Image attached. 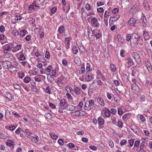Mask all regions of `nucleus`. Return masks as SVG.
Returning <instances> with one entry per match:
<instances>
[{"instance_id":"f257e3e1","label":"nucleus","mask_w":152,"mask_h":152,"mask_svg":"<svg viewBox=\"0 0 152 152\" xmlns=\"http://www.w3.org/2000/svg\"><path fill=\"white\" fill-rule=\"evenodd\" d=\"M2 66L4 68L7 69L9 70H10L11 72L12 71H11L12 69H15V72H17L16 70V67L12 65L11 62L9 61H5L2 62Z\"/></svg>"},{"instance_id":"f03ea898","label":"nucleus","mask_w":152,"mask_h":152,"mask_svg":"<svg viewBox=\"0 0 152 152\" xmlns=\"http://www.w3.org/2000/svg\"><path fill=\"white\" fill-rule=\"evenodd\" d=\"M91 25L92 26L95 27L97 28H98L100 26V24L98 23L97 19L95 17H94L91 21Z\"/></svg>"},{"instance_id":"7ed1b4c3","label":"nucleus","mask_w":152,"mask_h":152,"mask_svg":"<svg viewBox=\"0 0 152 152\" xmlns=\"http://www.w3.org/2000/svg\"><path fill=\"white\" fill-rule=\"evenodd\" d=\"M120 18V16L118 15H115L113 17H111L110 19V23L111 22V24L113 23L117 20Z\"/></svg>"},{"instance_id":"20e7f679","label":"nucleus","mask_w":152,"mask_h":152,"mask_svg":"<svg viewBox=\"0 0 152 152\" xmlns=\"http://www.w3.org/2000/svg\"><path fill=\"white\" fill-rule=\"evenodd\" d=\"M143 5L145 9L147 10H149L150 7L148 2L147 0H144L143 1Z\"/></svg>"},{"instance_id":"39448f33","label":"nucleus","mask_w":152,"mask_h":152,"mask_svg":"<svg viewBox=\"0 0 152 152\" xmlns=\"http://www.w3.org/2000/svg\"><path fill=\"white\" fill-rule=\"evenodd\" d=\"M11 49V48L9 44H6L3 47V50L4 52L10 51Z\"/></svg>"},{"instance_id":"423d86ee","label":"nucleus","mask_w":152,"mask_h":152,"mask_svg":"<svg viewBox=\"0 0 152 152\" xmlns=\"http://www.w3.org/2000/svg\"><path fill=\"white\" fill-rule=\"evenodd\" d=\"M131 37L132 39H135L137 41V42L138 43V41L140 40V37L137 33H134L132 34V35Z\"/></svg>"},{"instance_id":"0eeeda50","label":"nucleus","mask_w":152,"mask_h":152,"mask_svg":"<svg viewBox=\"0 0 152 152\" xmlns=\"http://www.w3.org/2000/svg\"><path fill=\"white\" fill-rule=\"evenodd\" d=\"M132 56L136 62L139 61L140 59L139 54L137 52L133 53L132 54Z\"/></svg>"},{"instance_id":"6e6552de","label":"nucleus","mask_w":152,"mask_h":152,"mask_svg":"<svg viewBox=\"0 0 152 152\" xmlns=\"http://www.w3.org/2000/svg\"><path fill=\"white\" fill-rule=\"evenodd\" d=\"M136 20L134 18H130L128 22V24L130 26H134Z\"/></svg>"},{"instance_id":"1a4fd4ad","label":"nucleus","mask_w":152,"mask_h":152,"mask_svg":"<svg viewBox=\"0 0 152 152\" xmlns=\"http://www.w3.org/2000/svg\"><path fill=\"white\" fill-rule=\"evenodd\" d=\"M131 129L136 134L138 135L140 134V132L139 131V129H137V127L136 126H133V128H131Z\"/></svg>"},{"instance_id":"9d476101","label":"nucleus","mask_w":152,"mask_h":152,"mask_svg":"<svg viewBox=\"0 0 152 152\" xmlns=\"http://www.w3.org/2000/svg\"><path fill=\"white\" fill-rule=\"evenodd\" d=\"M37 7H39L37 5L35 2H34L32 4L29 6V9L31 10L30 9H36Z\"/></svg>"},{"instance_id":"9b49d317","label":"nucleus","mask_w":152,"mask_h":152,"mask_svg":"<svg viewBox=\"0 0 152 152\" xmlns=\"http://www.w3.org/2000/svg\"><path fill=\"white\" fill-rule=\"evenodd\" d=\"M98 102L101 106H104V103L103 99L101 97H98L97 99Z\"/></svg>"},{"instance_id":"f8f14e48","label":"nucleus","mask_w":152,"mask_h":152,"mask_svg":"<svg viewBox=\"0 0 152 152\" xmlns=\"http://www.w3.org/2000/svg\"><path fill=\"white\" fill-rule=\"evenodd\" d=\"M143 35L144 39L145 40L148 39L150 37V36L148 32L146 31H143Z\"/></svg>"},{"instance_id":"ddd939ff","label":"nucleus","mask_w":152,"mask_h":152,"mask_svg":"<svg viewBox=\"0 0 152 152\" xmlns=\"http://www.w3.org/2000/svg\"><path fill=\"white\" fill-rule=\"evenodd\" d=\"M104 111V114L105 116L107 117H109L110 115V111L108 109L107 110H103Z\"/></svg>"},{"instance_id":"4468645a","label":"nucleus","mask_w":152,"mask_h":152,"mask_svg":"<svg viewBox=\"0 0 152 152\" xmlns=\"http://www.w3.org/2000/svg\"><path fill=\"white\" fill-rule=\"evenodd\" d=\"M88 36L89 38L93 35V32L90 27H88Z\"/></svg>"},{"instance_id":"2eb2a0df","label":"nucleus","mask_w":152,"mask_h":152,"mask_svg":"<svg viewBox=\"0 0 152 152\" xmlns=\"http://www.w3.org/2000/svg\"><path fill=\"white\" fill-rule=\"evenodd\" d=\"M29 138L35 142H37L39 141V137L38 136L35 137L31 136Z\"/></svg>"},{"instance_id":"dca6fc26","label":"nucleus","mask_w":152,"mask_h":152,"mask_svg":"<svg viewBox=\"0 0 152 152\" xmlns=\"http://www.w3.org/2000/svg\"><path fill=\"white\" fill-rule=\"evenodd\" d=\"M90 106V104H89L88 102V101H86V102L85 105L84 107V109L85 110H89L91 108V107H89Z\"/></svg>"},{"instance_id":"f3484780","label":"nucleus","mask_w":152,"mask_h":152,"mask_svg":"<svg viewBox=\"0 0 152 152\" xmlns=\"http://www.w3.org/2000/svg\"><path fill=\"white\" fill-rule=\"evenodd\" d=\"M66 107L67 109L70 111H72L75 109V106L72 105H68Z\"/></svg>"},{"instance_id":"a211bd4d","label":"nucleus","mask_w":152,"mask_h":152,"mask_svg":"<svg viewBox=\"0 0 152 152\" xmlns=\"http://www.w3.org/2000/svg\"><path fill=\"white\" fill-rule=\"evenodd\" d=\"M98 123L99 125H102L104 123V120L102 118L99 117L98 119Z\"/></svg>"},{"instance_id":"6ab92c4d","label":"nucleus","mask_w":152,"mask_h":152,"mask_svg":"<svg viewBox=\"0 0 152 152\" xmlns=\"http://www.w3.org/2000/svg\"><path fill=\"white\" fill-rule=\"evenodd\" d=\"M117 38L118 39V41L119 42L121 43L124 42V39L120 35H118L117 36Z\"/></svg>"},{"instance_id":"aec40b11","label":"nucleus","mask_w":152,"mask_h":152,"mask_svg":"<svg viewBox=\"0 0 152 152\" xmlns=\"http://www.w3.org/2000/svg\"><path fill=\"white\" fill-rule=\"evenodd\" d=\"M66 103V100L63 99H61L59 103V105L61 106H64Z\"/></svg>"},{"instance_id":"412c9836","label":"nucleus","mask_w":152,"mask_h":152,"mask_svg":"<svg viewBox=\"0 0 152 152\" xmlns=\"http://www.w3.org/2000/svg\"><path fill=\"white\" fill-rule=\"evenodd\" d=\"M138 87V86L135 83H134L132 85V89L133 91H135L137 90V88Z\"/></svg>"},{"instance_id":"4be33fe9","label":"nucleus","mask_w":152,"mask_h":152,"mask_svg":"<svg viewBox=\"0 0 152 152\" xmlns=\"http://www.w3.org/2000/svg\"><path fill=\"white\" fill-rule=\"evenodd\" d=\"M23 80L25 83H28L31 80V79L29 77H25L23 79Z\"/></svg>"},{"instance_id":"5701e85b","label":"nucleus","mask_w":152,"mask_h":152,"mask_svg":"<svg viewBox=\"0 0 152 152\" xmlns=\"http://www.w3.org/2000/svg\"><path fill=\"white\" fill-rule=\"evenodd\" d=\"M96 83L99 85H101L102 82L99 79V78H97L96 79L94 80L93 83Z\"/></svg>"},{"instance_id":"b1692460","label":"nucleus","mask_w":152,"mask_h":152,"mask_svg":"<svg viewBox=\"0 0 152 152\" xmlns=\"http://www.w3.org/2000/svg\"><path fill=\"white\" fill-rule=\"evenodd\" d=\"M26 32H27V31L25 29L21 30L20 34V36L22 37H23L25 35Z\"/></svg>"},{"instance_id":"393cba45","label":"nucleus","mask_w":152,"mask_h":152,"mask_svg":"<svg viewBox=\"0 0 152 152\" xmlns=\"http://www.w3.org/2000/svg\"><path fill=\"white\" fill-rule=\"evenodd\" d=\"M146 65L148 69L149 70V69H151V63L148 61H147L146 63Z\"/></svg>"},{"instance_id":"a878e982","label":"nucleus","mask_w":152,"mask_h":152,"mask_svg":"<svg viewBox=\"0 0 152 152\" xmlns=\"http://www.w3.org/2000/svg\"><path fill=\"white\" fill-rule=\"evenodd\" d=\"M21 63L25 67H27L30 66L29 64L26 61L21 62Z\"/></svg>"},{"instance_id":"bb28decb","label":"nucleus","mask_w":152,"mask_h":152,"mask_svg":"<svg viewBox=\"0 0 152 152\" xmlns=\"http://www.w3.org/2000/svg\"><path fill=\"white\" fill-rule=\"evenodd\" d=\"M64 30V26H61L59 27L58 29V32L60 33H63Z\"/></svg>"},{"instance_id":"cd10ccee","label":"nucleus","mask_w":152,"mask_h":152,"mask_svg":"<svg viewBox=\"0 0 152 152\" xmlns=\"http://www.w3.org/2000/svg\"><path fill=\"white\" fill-rule=\"evenodd\" d=\"M24 132V131L23 129H22L20 128H18L15 131V132L16 134H18L19 133H20V134H21V132Z\"/></svg>"},{"instance_id":"c85d7f7f","label":"nucleus","mask_w":152,"mask_h":152,"mask_svg":"<svg viewBox=\"0 0 152 152\" xmlns=\"http://www.w3.org/2000/svg\"><path fill=\"white\" fill-rule=\"evenodd\" d=\"M6 96L7 99L10 100L12 99V96L9 93H6Z\"/></svg>"},{"instance_id":"c756f323","label":"nucleus","mask_w":152,"mask_h":152,"mask_svg":"<svg viewBox=\"0 0 152 152\" xmlns=\"http://www.w3.org/2000/svg\"><path fill=\"white\" fill-rule=\"evenodd\" d=\"M65 89L67 91H68L70 93H71L72 92V88L68 86H66L65 87Z\"/></svg>"},{"instance_id":"7c9ffc66","label":"nucleus","mask_w":152,"mask_h":152,"mask_svg":"<svg viewBox=\"0 0 152 152\" xmlns=\"http://www.w3.org/2000/svg\"><path fill=\"white\" fill-rule=\"evenodd\" d=\"M72 50L73 53L74 54H76L78 51L77 48L76 47H73L72 49Z\"/></svg>"},{"instance_id":"2f4dec72","label":"nucleus","mask_w":152,"mask_h":152,"mask_svg":"<svg viewBox=\"0 0 152 152\" xmlns=\"http://www.w3.org/2000/svg\"><path fill=\"white\" fill-rule=\"evenodd\" d=\"M75 92L77 95H79L80 93V89L78 88L77 87L75 88Z\"/></svg>"},{"instance_id":"473e14b6","label":"nucleus","mask_w":152,"mask_h":152,"mask_svg":"<svg viewBox=\"0 0 152 152\" xmlns=\"http://www.w3.org/2000/svg\"><path fill=\"white\" fill-rule=\"evenodd\" d=\"M50 135L53 139L55 140H56L58 137V136L56 135L54 133H50Z\"/></svg>"},{"instance_id":"72a5a7b5","label":"nucleus","mask_w":152,"mask_h":152,"mask_svg":"<svg viewBox=\"0 0 152 152\" xmlns=\"http://www.w3.org/2000/svg\"><path fill=\"white\" fill-rule=\"evenodd\" d=\"M142 25L143 26H144L145 25H146V23L147 22L146 19L144 15L142 17Z\"/></svg>"},{"instance_id":"f704fd0d","label":"nucleus","mask_w":152,"mask_h":152,"mask_svg":"<svg viewBox=\"0 0 152 152\" xmlns=\"http://www.w3.org/2000/svg\"><path fill=\"white\" fill-rule=\"evenodd\" d=\"M140 143V140L135 141L134 143V147L137 148L138 147Z\"/></svg>"},{"instance_id":"c9c22d12","label":"nucleus","mask_w":152,"mask_h":152,"mask_svg":"<svg viewBox=\"0 0 152 152\" xmlns=\"http://www.w3.org/2000/svg\"><path fill=\"white\" fill-rule=\"evenodd\" d=\"M64 7H65V8L66 10V12H68L69 11L70 9V5L69 3L66 4L65 6H64Z\"/></svg>"},{"instance_id":"e433bc0d","label":"nucleus","mask_w":152,"mask_h":152,"mask_svg":"<svg viewBox=\"0 0 152 152\" xmlns=\"http://www.w3.org/2000/svg\"><path fill=\"white\" fill-rule=\"evenodd\" d=\"M78 47V48H79L81 52H83V51H84L85 48H84V46L83 45H79V46Z\"/></svg>"},{"instance_id":"4c0bfd02","label":"nucleus","mask_w":152,"mask_h":152,"mask_svg":"<svg viewBox=\"0 0 152 152\" xmlns=\"http://www.w3.org/2000/svg\"><path fill=\"white\" fill-rule=\"evenodd\" d=\"M64 79V77H58V80L57 81V83L59 85V83H61Z\"/></svg>"},{"instance_id":"58836bf2","label":"nucleus","mask_w":152,"mask_h":152,"mask_svg":"<svg viewBox=\"0 0 152 152\" xmlns=\"http://www.w3.org/2000/svg\"><path fill=\"white\" fill-rule=\"evenodd\" d=\"M72 113L73 114V115L76 116H80V111L77 110H76L74 112H73Z\"/></svg>"},{"instance_id":"ea45409f","label":"nucleus","mask_w":152,"mask_h":152,"mask_svg":"<svg viewBox=\"0 0 152 152\" xmlns=\"http://www.w3.org/2000/svg\"><path fill=\"white\" fill-rule=\"evenodd\" d=\"M86 71L87 72H89L91 70V69H90V64L88 63H87L86 64Z\"/></svg>"},{"instance_id":"a19ab883","label":"nucleus","mask_w":152,"mask_h":152,"mask_svg":"<svg viewBox=\"0 0 152 152\" xmlns=\"http://www.w3.org/2000/svg\"><path fill=\"white\" fill-rule=\"evenodd\" d=\"M138 9V6L137 4L134 5L131 8V10H134L135 11L137 10Z\"/></svg>"},{"instance_id":"79ce46f5","label":"nucleus","mask_w":152,"mask_h":152,"mask_svg":"<svg viewBox=\"0 0 152 152\" xmlns=\"http://www.w3.org/2000/svg\"><path fill=\"white\" fill-rule=\"evenodd\" d=\"M92 79V77H86L85 81L87 82L91 81Z\"/></svg>"},{"instance_id":"37998d69","label":"nucleus","mask_w":152,"mask_h":152,"mask_svg":"<svg viewBox=\"0 0 152 152\" xmlns=\"http://www.w3.org/2000/svg\"><path fill=\"white\" fill-rule=\"evenodd\" d=\"M127 143V141L126 140H123L121 141L120 142V144L121 145L123 146L124 145H126Z\"/></svg>"},{"instance_id":"c03bdc74","label":"nucleus","mask_w":152,"mask_h":152,"mask_svg":"<svg viewBox=\"0 0 152 152\" xmlns=\"http://www.w3.org/2000/svg\"><path fill=\"white\" fill-rule=\"evenodd\" d=\"M110 68L111 69L112 72H114L116 69L115 67L113 64H110Z\"/></svg>"},{"instance_id":"a18cd8bd","label":"nucleus","mask_w":152,"mask_h":152,"mask_svg":"<svg viewBox=\"0 0 152 152\" xmlns=\"http://www.w3.org/2000/svg\"><path fill=\"white\" fill-rule=\"evenodd\" d=\"M145 142L143 141L140 144V150L144 149L145 147Z\"/></svg>"},{"instance_id":"49530a36","label":"nucleus","mask_w":152,"mask_h":152,"mask_svg":"<svg viewBox=\"0 0 152 152\" xmlns=\"http://www.w3.org/2000/svg\"><path fill=\"white\" fill-rule=\"evenodd\" d=\"M58 142L60 145H62L64 143L63 140L61 139H59L58 141Z\"/></svg>"},{"instance_id":"de8ad7c7","label":"nucleus","mask_w":152,"mask_h":152,"mask_svg":"<svg viewBox=\"0 0 152 152\" xmlns=\"http://www.w3.org/2000/svg\"><path fill=\"white\" fill-rule=\"evenodd\" d=\"M12 33L15 36H18L19 34L18 31L16 30H13Z\"/></svg>"},{"instance_id":"09e8293b","label":"nucleus","mask_w":152,"mask_h":152,"mask_svg":"<svg viewBox=\"0 0 152 152\" xmlns=\"http://www.w3.org/2000/svg\"><path fill=\"white\" fill-rule=\"evenodd\" d=\"M89 148L93 151H96L97 149L96 147L94 145H90Z\"/></svg>"},{"instance_id":"8fccbe9b","label":"nucleus","mask_w":152,"mask_h":152,"mask_svg":"<svg viewBox=\"0 0 152 152\" xmlns=\"http://www.w3.org/2000/svg\"><path fill=\"white\" fill-rule=\"evenodd\" d=\"M45 92L48 94H51V91L50 90V88L49 86H48L45 89Z\"/></svg>"},{"instance_id":"3c124183","label":"nucleus","mask_w":152,"mask_h":152,"mask_svg":"<svg viewBox=\"0 0 152 152\" xmlns=\"http://www.w3.org/2000/svg\"><path fill=\"white\" fill-rule=\"evenodd\" d=\"M13 142L12 141L10 140L9 141H8V142H7L6 144L7 145L9 146H12L13 145Z\"/></svg>"},{"instance_id":"603ef678","label":"nucleus","mask_w":152,"mask_h":152,"mask_svg":"<svg viewBox=\"0 0 152 152\" xmlns=\"http://www.w3.org/2000/svg\"><path fill=\"white\" fill-rule=\"evenodd\" d=\"M52 69V67L51 65H49L46 68L47 71L48 72H50Z\"/></svg>"},{"instance_id":"864d4df0","label":"nucleus","mask_w":152,"mask_h":152,"mask_svg":"<svg viewBox=\"0 0 152 152\" xmlns=\"http://www.w3.org/2000/svg\"><path fill=\"white\" fill-rule=\"evenodd\" d=\"M131 38V35L129 34H127L126 37V40L127 41H129Z\"/></svg>"},{"instance_id":"5fc2aeb1","label":"nucleus","mask_w":152,"mask_h":152,"mask_svg":"<svg viewBox=\"0 0 152 152\" xmlns=\"http://www.w3.org/2000/svg\"><path fill=\"white\" fill-rule=\"evenodd\" d=\"M109 145L111 148H113L114 147L113 142L112 141H110L109 142Z\"/></svg>"},{"instance_id":"6e6d98bb","label":"nucleus","mask_w":152,"mask_h":152,"mask_svg":"<svg viewBox=\"0 0 152 152\" xmlns=\"http://www.w3.org/2000/svg\"><path fill=\"white\" fill-rule=\"evenodd\" d=\"M109 16V12L107 11H105L104 15V17L105 18H108V17Z\"/></svg>"},{"instance_id":"4d7b16f0","label":"nucleus","mask_w":152,"mask_h":152,"mask_svg":"<svg viewBox=\"0 0 152 152\" xmlns=\"http://www.w3.org/2000/svg\"><path fill=\"white\" fill-rule=\"evenodd\" d=\"M19 59L20 60H24L25 59V57L23 54H21L20 56Z\"/></svg>"},{"instance_id":"13d9d810","label":"nucleus","mask_w":152,"mask_h":152,"mask_svg":"<svg viewBox=\"0 0 152 152\" xmlns=\"http://www.w3.org/2000/svg\"><path fill=\"white\" fill-rule=\"evenodd\" d=\"M123 123L122 122L120 121H118V127L120 128H122V127Z\"/></svg>"},{"instance_id":"bf43d9fd","label":"nucleus","mask_w":152,"mask_h":152,"mask_svg":"<svg viewBox=\"0 0 152 152\" xmlns=\"http://www.w3.org/2000/svg\"><path fill=\"white\" fill-rule=\"evenodd\" d=\"M56 8L55 7H54L51 9L50 12L54 14L56 12Z\"/></svg>"},{"instance_id":"052dcab7","label":"nucleus","mask_w":152,"mask_h":152,"mask_svg":"<svg viewBox=\"0 0 152 152\" xmlns=\"http://www.w3.org/2000/svg\"><path fill=\"white\" fill-rule=\"evenodd\" d=\"M32 90L34 92H37L38 91V90L36 86H31V87Z\"/></svg>"},{"instance_id":"680f3d73","label":"nucleus","mask_w":152,"mask_h":152,"mask_svg":"<svg viewBox=\"0 0 152 152\" xmlns=\"http://www.w3.org/2000/svg\"><path fill=\"white\" fill-rule=\"evenodd\" d=\"M88 102L89 104L90 105H91V106H93L94 105V102L93 100L90 99L88 101Z\"/></svg>"},{"instance_id":"e2e57ef3","label":"nucleus","mask_w":152,"mask_h":152,"mask_svg":"<svg viewBox=\"0 0 152 152\" xmlns=\"http://www.w3.org/2000/svg\"><path fill=\"white\" fill-rule=\"evenodd\" d=\"M94 36L97 39L99 38L102 36V34L100 33H97L94 35Z\"/></svg>"},{"instance_id":"0e129e2a","label":"nucleus","mask_w":152,"mask_h":152,"mask_svg":"<svg viewBox=\"0 0 152 152\" xmlns=\"http://www.w3.org/2000/svg\"><path fill=\"white\" fill-rule=\"evenodd\" d=\"M140 120L142 122H144L145 121V118L142 115H140Z\"/></svg>"},{"instance_id":"69168bd1","label":"nucleus","mask_w":152,"mask_h":152,"mask_svg":"<svg viewBox=\"0 0 152 152\" xmlns=\"http://www.w3.org/2000/svg\"><path fill=\"white\" fill-rule=\"evenodd\" d=\"M5 30V28L3 26H0V31L2 32L3 33Z\"/></svg>"},{"instance_id":"338daca9","label":"nucleus","mask_w":152,"mask_h":152,"mask_svg":"<svg viewBox=\"0 0 152 152\" xmlns=\"http://www.w3.org/2000/svg\"><path fill=\"white\" fill-rule=\"evenodd\" d=\"M111 113L113 114H115L117 113V110L113 108H111L110 109Z\"/></svg>"},{"instance_id":"774afa93","label":"nucleus","mask_w":152,"mask_h":152,"mask_svg":"<svg viewBox=\"0 0 152 152\" xmlns=\"http://www.w3.org/2000/svg\"><path fill=\"white\" fill-rule=\"evenodd\" d=\"M82 140L83 142H87L88 141V139L87 138L83 137L82 138Z\"/></svg>"}]
</instances>
